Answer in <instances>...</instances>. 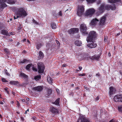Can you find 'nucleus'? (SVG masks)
<instances>
[{"mask_svg":"<svg viewBox=\"0 0 122 122\" xmlns=\"http://www.w3.org/2000/svg\"><path fill=\"white\" fill-rule=\"evenodd\" d=\"M16 14L17 17H25L27 15V13L24 8L20 7L17 9Z\"/></svg>","mask_w":122,"mask_h":122,"instance_id":"nucleus-1","label":"nucleus"},{"mask_svg":"<svg viewBox=\"0 0 122 122\" xmlns=\"http://www.w3.org/2000/svg\"><path fill=\"white\" fill-rule=\"evenodd\" d=\"M97 36L96 32L94 31H90L87 36L86 41L87 42H90L96 40Z\"/></svg>","mask_w":122,"mask_h":122,"instance_id":"nucleus-2","label":"nucleus"},{"mask_svg":"<svg viewBox=\"0 0 122 122\" xmlns=\"http://www.w3.org/2000/svg\"><path fill=\"white\" fill-rule=\"evenodd\" d=\"M84 10V6L83 5H78L77 11V15L80 16H82Z\"/></svg>","mask_w":122,"mask_h":122,"instance_id":"nucleus-3","label":"nucleus"},{"mask_svg":"<svg viewBox=\"0 0 122 122\" xmlns=\"http://www.w3.org/2000/svg\"><path fill=\"white\" fill-rule=\"evenodd\" d=\"M80 29L81 33L84 34H87L88 33L87 31V27L85 24L83 23L80 25Z\"/></svg>","mask_w":122,"mask_h":122,"instance_id":"nucleus-4","label":"nucleus"},{"mask_svg":"<svg viewBox=\"0 0 122 122\" xmlns=\"http://www.w3.org/2000/svg\"><path fill=\"white\" fill-rule=\"evenodd\" d=\"M38 71L39 73H43L45 69V66L41 62H39L37 64Z\"/></svg>","mask_w":122,"mask_h":122,"instance_id":"nucleus-5","label":"nucleus"},{"mask_svg":"<svg viewBox=\"0 0 122 122\" xmlns=\"http://www.w3.org/2000/svg\"><path fill=\"white\" fill-rule=\"evenodd\" d=\"M95 11V10L93 8L89 9L86 11L85 13V15L87 16H91L94 13Z\"/></svg>","mask_w":122,"mask_h":122,"instance_id":"nucleus-6","label":"nucleus"},{"mask_svg":"<svg viewBox=\"0 0 122 122\" xmlns=\"http://www.w3.org/2000/svg\"><path fill=\"white\" fill-rule=\"evenodd\" d=\"M113 99L115 102H122V94L116 95L114 97Z\"/></svg>","mask_w":122,"mask_h":122,"instance_id":"nucleus-7","label":"nucleus"},{"mask_svg":"<svg viewBox=\"0 0 122 122\" xmlns=\"http://www.w3.org/2000/svg\"><path fill=\"white\" fill-rule=\"evenodd\" d=\"M79 29L77 28H72L68 31V32L70 34H73L78 32Z\"/></svg>","mask_w":122,"mask_h":122,"instance_id":"nucleus-8","label":"nucleus"},{"mask_svg":"<svg viewBox=\"0 0 122 122\" xmlns=\"http://www.w3.org/2000/svg\"><path fill=\"white\" fill-rule=\"evenodd\" d=\"M50 111L53 114V115H55L59 112V111L58 109L54 107H50Z\"/></svg>","mask_w":122,"mask_h":122,"instance_id":"nucleus-9","label":"nucleus"},{"mask_svg":"<svg viewBox=\"0 0 122 122\" xmlns=\"http://www.w3.org/2000/svg\"><path fill=\"white\" fill-rule=\"evenodd\" d=\"M90 43H89L87 45V46L88 47L90 48H95L96 47L97 45L96 43H95L93 41L90 42Z\"/></svg>","mask_w":122,"mask_h":122,"instance_id":"nucleus-10","label":"nucleus"},{"mask_svg":"<svg viewBox=\"0 0 122 122\" xmlns=\"http://www.w3.org/2000/svg\"><path fill=\"white\" fill-rule=\"evenodd\" d=\"M79 121L80 122H90L89 120L86 118L84 116H81L79 117Z\"/></svg>","mask_w":122,"mask_h":122,"instance_id":"nucleus-11","label":"nucleus"},{"mask_svg":"<svg viewBox=\"0 0 122 122\" xmlns=\"http://www.w3.org/2000/svg\"><path fill=\"white\" fill-rule=\"evenodd\" d=\"M105 10V4H102L100 5L98 8V12L100 14L103 13Z\"/></svg>","mask_w":122,"mask_h":122,"instance_id":"nucleus-12","label":"nucleus"},{"mask_svg":"<svg viewBox=\"0 0 122 122\" xmlns=\"http://www.w3.org/2000/svg\"><path fill=\"white\" fill-rule=\"evenodd\" d=\"M33 91H37L41 92L43 89V87L41 86H38L36 87H34L32 88Z\"/></svg>","mask_w":122,"mask_h":122,"instance_id":"nucleus-13","label":"nucleus"},{"mask_svg":"<svg viewBox=\"0 0 122 122\" xmlns=\"http://www.w3.org/2000/svg\"><path fill=\"white\" fill-rule=\"evenodd\" d=\"M109 94L111 95L114 94L115 92L116 91V89L113 86H111L109 87Z\"/></svg>","mask_w":122,"mask_h":122,"instance_id":"nucleus-14","label":"nucleus"},{"mask_svg":"<svg viewBox=\"0 0 122 122\" xmlns=\"http://www.w3.org/2000/svg\"><path fill=\"white\" fill-rule=\"evenodd\" d=\"M44 55L43 53L41 51L39 52V55L38 56V60L42 59L44 57Z\"/></svg>","mask_w":122,"mask_h":122,"instance_id":"nucleus-15","label":"nucleus"},{"mask_svg":"<svg viewBox=\"0 0 122 122\" xmlns=\"http://www.w3.org/2000/svg\"><path fill=\"white\" fill-rule=\"evenodd\" d=\"M99 20L96 18H95L92 20L90 23V25H94L97 24V22H98Z\"/></svg>","mask_w":122,"mask_h":122,"instance_id":"nucleus-16","label":"nucleus"},{"mask_svg":"<svg viewBox=\"0 0 122 122\" xmlns=\"http://www.w3.org/2000/svg\"><path fill=\"white\" fill-rule=\"evenodd\" d=\"M9 84L12 85L18 86V85L19 84L20 82L17 81H10Z\"/></svg>","mask_w":122,"mask_h":122,"instance_id":"nucleus-17","label":"nucleus"},{"mask_svg":"<svg viewBox=\"0 0 122 122\" xmlns=\"http://www.w3.org/2000/svg\"><path fill=\"white\" fill-rule=\"evenodd\" d=\"M106 19L105 16H103L101 18L100 20V25H103L105 22Z\"/></svg>","mask_w":122,"mask_h":122,"instance_id":"nucleus-18","label":"nucleus"},{"mask_svg":"<svg viewBox=\"0 0 122 122\" xmlns=\"http://www.w3.org/2000/svg\"><path fill=\"white\" fill-rule=\"evenodd\" d=\"M0 32L1 34L4 35L8 36L9 35L8 31L6 30H1Z\"/></svg>","mask_w":122,"mask_h":122,"instance_id":"nucleus-19","label":"nucleus"},{"mask_svg":"<svg viewBox=\"0 0 122 122\" xmlns=\"http://www.w3.org/2000/svg\"><path fill=\"white\" fill-rule=\"evenodd\" d=\"M90 59L92 60H97L99 58V57L98 56H97L96 55H95L92 56H90L89 57Z\"/></svg>","mask_w":122,"mask_h":122,"instance_id":"nucleus-20","label":"nucleus"},{"mask_svg":"<svg viewBox=\"0 0 122 122\" xmlns=\"http://www.w3.org/2000/svg\"><path fill=\"white\" fill-rule=\"evenodd\" d=\"M90 56L88 54L85 53L83 54L82 57L83 59H88V58H89Z\"/></svg>","mask_w":122,"mask_h":122,"instance_id":"nucleus-21","label":"nucleus"},{"mask_svg":"<svg viewBox=\"0 0 122 122\" xmlns=\"http://www.w3.org/2000/svg\"><path fill=\"white\" fill-rule=\"evenodd\" d=\"M47 80L48 83L50 84H51L53 83V79L49 76H48L47 77Z\"/></svg>","mask_w":122,"mask_h":122,"instance_id":"nucleus-22","label":"nucleus"},{"mask_svg":"<svg viewBox=\"0 0 122 122\" xmlns=\"http://www.w3.org/2000/svg\"><path fill=\"white\" fill-rule=\"evenodd\" d=\"M7 6L6 5L5 3H3L0 5V10H2L4 8Z\"/></svg>","mask_w":122,"mask_h":122,"instance_id":"nucleus-23","label":"nucleus"},{"mask_svg":"<svg viewBox=\"0 0 122 122\" xmlns=\"http://www.w3.org/2000/svg\"><path fill=\"white\" fill-rule=\"evenodd\" d=\"M60 98H58L55 102H53V104L57 106H60Z\"/></svg>","mask_w":122,"mask_h":122,"instance_id":"nucleus-24","label":"nucleus"},{"mask_svg":"<svg viewBox=\"0 0 122 122\" xmlns=\"http://www.w3.org/2000/svg\"><path fill=\"white\" fill-rule=\"evenodd\" d=\"M44 43L43 42H42L41 43L38 44L37 45L36 48L38 50L42 46H43Z\"/></svg>","mask_w":122,"mask_h":122,"instance_id":"nucleus-25","label":"nucleus"},{"mask_svg":"<svg viewBox=\"0 0 122 122\" xmlns=\"http://www.w3.org/2000/svg\"><path fill=\"white\" fill-rule=\"evenodd\" d=\"M108 2L111 3H115L121 1V0H108Z\"/></svg>","mask_w":122,"mask_h":122,"instance_id":"nucleus-26","label":"nucleus"},{"mask_svg":"<svg viewBox=\"0 0 122 122\" xmlns=\"http://www.w3.org/2000/svg\"><path fill=\"white\" fill-rule=\"evenodd\" d=\"M20 77H23L25 79H27L28 77V76L25 74V73L21 72L20 75Z\"/></svg>","mask_w":122,"mask_h":122,"instance_id":"nucleus-27","label":"nucleus"},{"mask_svg":"<svg viewBox=\"0 0 122 122\" xmlns=\"http://www.w3.org/2000/svg\"><path fill=\"white\" fill-rule=\"evenodd\" d=\"M75 44L76 45L78 46H79L81 45V42L80 41L77 40L75 42Z\"/></svg>","mask_w":122,"mask_h":122,"instance_id":"nucleus-28","label":"nucleus"},{"mask_svg":"<svg viewBox=\"0 0 122 122\" xmlns=\"http://www.w3.org/2000/svg\"><path fill=\"white\" fill-rule=\"evenodd\" d=\"M116 7L115 4H113L110 5V9L112 10H115Z\"/></svg>","mask_w":122,"mask_h":122,"instance_id":"nucleus-29","label":"nucleus"},{"mask_svg":"<svg viewBox=\"0 0 122 122\" xmlns=\"http://www.w3.org/2000/svg\"><path fill=\"white\" fill-rule=\"evenodd\" d=\"M3 50L6 52L7 55L10 54V52L8 49L5 48Z\"/></svg>","mask_w":122,"mask_h":122,"instance_id":"nucleus-30","label":"nucleus"},{"mask_svg":"<svg viewBox=\"0 0 122 122\" xmlns=\"http://www.w3.org/2000/svg\"><path fill=\"white\" fill-rule=\"evenodd\" d=\"M51 26V28L53 29H55L57 27L56 24L54 23H52Z\"/></svg>","mask_w":122,"mask_h":122,"instance_id":"nucleus-31","label":"nucleus"},{"mask_svg":"<svg viewBox=\"0 0 122 122\" xmlns=\"http://www.w3.org/2000/svg\"><path fill=\"white\" fill-rule=\"evenodd\" d=\"M32 64L30 63L27 65L25 67L26 69L27 70H29L30 68V67L31 66H32Z\"/></svg>","mask_w":122,"mask_h":122,"instance_id":"nucleus-32","label":"nucleus"},{"mask_svg":"<svg viewBox=\"0 0 122 122\" xmlns=\"http://www.w3.org/2000/svg\"><path fill=\"white\" fill-rule=\"evenodd\" d=\"M47 92L48 93V96H50L52 92L51 90L50 89H49L48 90Z\"/></svg>","mask_w":122,"mask_h":122,"instance_id":"nucleus-33","label":"nucleus"},{"mask_svg":"<svg viewBox=\"0 0 122 122\" xmlns=\"http://www.w3.org/2000/svg\"><path fill=\"white\" fill-rule=\"evenodd\" d=\"M41 78V76L40 75H37L34 77V79L35 80H39Z\"/></svg>","mask_w":122,"mask_h":122,"instance_id":"nucleus-34","label":"nucleus"},{"mask_svg":"<svg viewBox=\"0 0 122 122\" xmlns=\"http://www.w3.org/2000/svg\"><path fill=\"white\" fill-rule=\"evenodd\" d=\"M32 21L33 23L36 25H39V23L37 22L34 19H33Z\"/></svg>","mask_w":122,"mask_h":122,"instance_id":"nucleus-35","label":"nucleus"},{"mask_svg":"<svg viewBox=\"0 0 122 122\" xmlns=\"http://www.w3.org/2000/svg\"><path fill=\"white\" fill-rule=\"evenodd\" d=\"M29 61L28 60L26 59H24L22 61H20V63H23L25 62H27Z\"/></svg>","mask_w":122,"mask_h":122,"instance_id":"nucleus-36","label":"nucleus"},{"mask_svg":"<svg viewBox=\"0 0 122 122\" xmlns=\"http://www.w3.org/2000/svg\"><path fill=\"white\" fill-rule=\"evenodd\" d=\"M105 10H110V5H106L105 6Z\"/></svg>","mask_w":122,"mask_h":122,"instance_id":"nucleus-37","label":"nucleus"},{"mask_svg":"<svg viewBox=\"0 0 122 122\" xmlns=\"http://www.w3.org/2000/svg\"><path fill=\"white\" fill-rule=\"evenodd\" d=\"M86 0L88 3H92L94 2L96 0Z\"/></svg>","mask_w":122,"mask_h":122,"instance_id":"nucleus-38","label":"nucleus"},{"mask_svg":"<svg viewBox=\"0 0 122 122\" xmlns=\"http://www.w3.org/2000/svg\"><path fill=\"white\" fill-rule=\"evenodd\" d=\"M14 0H7V2L9 4H13L14 2Z\"/></svg>","mask_w":122,"mask_h":122,"instance_id":"nucleus-39","label":"nucleus"},{"mask_svg":"<svg viewBox=\"0 0 122 122\" xmlns=\"http://www.w3.org/2000/svg\"><path fill=\"white\" fill-rule=\"evenodd\" d=\"M1 80L2 82H8V81L6 80L4 78H1Z\"/></svg>","mask_w":122,"mask_h":122,"instance_id":"nucleus-40","label":"nucleus"},{"mask_svg":"<svg viewBox=\"0 0 122 122\" xmlns=\"http://www.w3.org/2000/svg\"><path fill=\"white\" fill-rule=\"evenodd\" d=\"M3 23L0 22V30L2 28H4Z\"/></svg>","mask_w":122,"mask_h":122,"instance_id":"nucleus-41","label":"nucleus"},{"mask_svg":"<svg viewBox=\"0 0 122 122\" xmlns=\"http://www.w3.org/2000/svg\"><path fill=\"white\" fill-rule=\"evenodd\" d=\"M118 110L119 112L122 113V106L119 107H118Z\"/></svg>","mask_w":122,"mask_h":122,"instance_id":"nucleus-42","label":"nucleus"},{"mask_svg":"<svg viewBox=\"0 0 122 122\" xmlns=\"http://www.w3.org/2000/svg\"><path fill=\"white\" fill-rule=\"evenodd\" d=\"M7 0H0V3H3L5 2H7Z\"/></svg>","mask_w":122,"mask_h":122,"instance_id":"nucleus-43","label":"nucleus"},{"mask_svg":"<svg viewBox=\"0 0 122 122\" xmlns=\"http://www.w3.org/2000/svg\"><path fill=\"white\" fill-rule=\"evenodd\" d=\"M99 97L98 96H97V97H96L95 100V102H97L98 100H99Z\"/></svg>","mask_w":122,"mask_h":122,"instance_id":"nucleus-44","label":"nucleus"},{"mask_svg":"<svg viewBox=\"0 0 122 122\" xmlns=\"http://www.w3.org/2000/svg\"><path fill=\"white\" fill-rule=\"evenodd\" d=\"M79 76H85L86 75V74L85 73H83L82 74H78Z\"/></svg>","mask_w":122,"mask_h":122,"instance_id":"nucleus-45","label":"nucleus"},{"mask_svg":"<svg viewBox=\"0 0 122 122\" xmlns=\"http://www.w3.org/2000/svg\"><path fill=\"white\" fill-rule=\"evenodd\" d=\"M32 70L34 71H37V69L36 68L33 67L32 68Z\"/></svg>","mask_w":122,"mask_h":122,"instance_id":"nucleus-46","label":"nucleus"},{"mask_svg":"<svg viewBox=\"0 0 122 122\" xmlns=\"http://www.w3.org/2000/svg\"><path fill=\"white\" fill-rule=\"evenodd\" d=\"M17 106L18 107H19L20 106V103L18 102V101H17Z\"/></svg>","mask_w":122,"mask_h":122,"instance_id":"nucleus-47","label":"nucleus"},{"mask_svg":"<svg viewBox=\"0 0 122 122\" xmlns=\"http://www.w3.org/2000/svg\"><path fill=\"white\" fill-rule=\"evenodd\" d=\"M56 42L57 43V44L59 46L60 45V43H59V42L57 40H56Z\"/></svg>","mask_w":122,"mask_h":122,"instance_id":"nucleus-48","label":"nucleus"},{"mask_svg":"<svg viewBox=\"0 0 122 122\" xmlns=\"http://www.w3.org/2000/svg\"><path fill=\"white\" fill-rule=\"evenodd\" d=\"M107 38L108 37L107 36L106 37H105L104 39V41H107Z\"/></svg>","mask_w":122,"mask_h":122,"instance_id":"nucleus-49","label":"nucleus"},{"mask_svg":"<svg viewBox=\"0 0 122 122\" xmlns=\"http://www.w3.org/2000/svg\"><path fill=\"white\" fill-rule=\"evenodd\" d=\"M59 15L61 16L62 15V11H60L59 12Z\"/></svg>","mask_w":122,"mask_h":122,"instance_id":"nucleus-50","label":"nucleus"},{"mask_svg":"<svg viewBox=\"0 0 122 122\" xmlns=\"http://www.w3.org/2000/svg\"><path fill=\"white\" fill-rule=\"evenodd\" d=\"M34 120H36V118L35 116H34L32 117V118Z\"/></svg>","mask_w":122,"mask_h":122,"instance_id":"nucleus-51","label":"nucleus"},{"mask_svg":"<svg viewBox=\"0 0 122 122\" xmlns=\"http://www.w3.org/2000/svg\"><path fill=\"white\" fill-rule=\"evenodd\" d=\"M78 68L80 71H81L82 68V67L81 66H79L78 67Z\"/></svg>","mask_w":122,"mask_h":122,"instance_id":"nucleus-52","label":"nucleus"},{"mask_svg":"<svg viewBox=\"0 0 122 122\" xmlns=\"http://www.w3.org/2000/svg\"><path fill=\"white\" fill-rule=\"evenodd\" d=\"M67 66V65L66 64H64L62 65V67H64L66 66Z\"/></svg>","mask_w":122,"mask_h":122,"instance_id":"nucleus-53","label":"nucleus"},{"mask_svg":"<svg viewBox=\"0 0 122 122\" xmlns=\"http://www.w3.org/2000/svg\"><path fill=\"white\" fill-rule=\"evenodd\" d=\"M119 72L120 74H121L122 76V71L121 70H120L119 71Z\"/></svg>","mask_w":122,"mask_h":122,"instance_id":"nucleus-54","label":"nucleus"},{"mask_svg":"<svg viewBox=\"0 0 122 122\" xmlns=\"http://www.w3.org/2000/svg\"><path fill=\"white\" fill-rule=\"evenodd\" d=\"M8 88L7 87L5 88H4V90H5V91L6 92L8 90Z\"/></svg>","mask_w":122,"mask_h":122,"instance_id":"nucleus-55","label":"nucleus"},{"mask_svg":"<svg viewBox=\"0 0 122 122\" xmlns=\"http://www.w3.org/2000/svg\"><path fill=\"white\" fill-rule=\"evenodd\" d=\"M96 76H100V74L99 73V72L97 74H96Z\"/></svg>","mask_w":122,"mask_h":122,"instance_id":"nucleus-56","label":"nucleus"},{"mask_svg":"<svg viewBox=\"0 0 122 122\" xmlns=\"http://www.w3.org/2000/svg\"><path fill=\"white\" fill-rule=\"evenodd\" d=\"M13 32H10V34L11 35H14V34H13Z\"/></svg>","mask_w":122,"mask_h":122,"instance_id":"nucleus-57","label":"nucleus"},{"mask_svg":"<svg viewBox=\"0 0 122 122\" xmlns=\"http://www.w3.org/2000/svg\"><path fill=\"white\" fill-rule=\"evenodd\" d=\"M29 109H28L25 112V114H26V113L27 112H29Z\"/></svg>","mask_w":122,"mask_h":122,"instance_id":"nucleus-58","label":"nucleus"},{"mask_svg":"<svg viewBox=\"0 0 122 122\" xmlns=\"http://www.w3.org/2000/svg\"><path fill=\"white\" fill-rule=\"evenodd\" d=\"M108 56H109L110 57L111 56V54L110 52H109L108 53Z\"/></svg>","mask_w":122,"mask_h":122,"instance_id":"nucleus-59","label":"nucleus"},{"mask_svg":"<svg viewBox=\"0 0 122 122\" xmlns=\"http://www.w3.org/2000/svg\"><path fill=\"white\" fill-rule=\"evenodd\" d=\"M9 41L10 42H12L13 41V40L11 39H9Z\"/></svg>","mask_w":122,"mask_h":122,"instance_id":"nucleus-60","label":"nucleus"},{"mask_svg":"<svg viewBox=\"0 0 122 122\" xmlns=\"http://www.w3.org/2000/svg\"><path fill=\"white\" fill-rule=\"evenodd\" d=\"M21 120L23 121H24V118L23 117H21Z\"/></svg>","mask_w":122,"mask_h":122,"instance_id":"nucleus-61","label":"nucleus"},{"mask_svg":"<svg viewBox=\"0 0 122 122\" xmlns=\"http://www.w3.org/2000/svg\"><path fill=\"white\" fill-rule=\"evenodd\" d=\"M120 35V33H118L116 35V36H118Z\"/></svg>","mask_w":122,"mask_h":122,"instance_id":"nucleus-62","label":"nucleus"},{"mask_svg":"<svg viewBox=\"0 0 122 122\" xmlns=\"http://www.w3.org/2000/svg\"><path fill=\"white\" fill-rule=\"evenodd\" d=\"M12 93L13 95H14V96H15V93L14 92H12Z\"/></svg>","mask_w":122,"mask_h":122,"instance_id":"nucleus-63","label":"nucleus"},{"mask_svg":"<svg viewBox=\"0 0 122 122\" xmlns=\"http://www.w3.org/2000/svg\"><path fill=\"white\" fill-rule=\"evenodd\" d=\"M25 99H23L22 100V101L23 102H25Z\"/></svg>","mask_w":122,"mask_h":122,"instance_id":"nucleus-64","label":"nucleus"}]
</instances>
